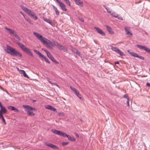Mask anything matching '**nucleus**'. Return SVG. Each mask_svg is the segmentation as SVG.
<instances>
[{"label": "nucleus", "instance_id": "2eb2a0df", "mask_svg": "<svg viewBox=\"0 0 150 150\" xmlns=\"http://www.w3.org/2000/svg\"><path fill=\"white\" fill-rule=\"evenodd\" d=\"M125 33L127 35H132V33L129 31L130 28L129 27L126 26L125 27Z\"/></svg>", "mask_w": 150, "mask_h": 150}, {"label": "nucleus", "instance_id": "09e8293b", "mask_svg": "<svg viewBox=\"0 0 150 150\" xmlns=\"http://www.w3.org/2000/svg\"><path fill=\"white\" fill-rule=\"evenodd\" d=\"M119 64V62L118 61L115 62V65H116L117 64Z\"/></svg>", "mask_w": 150, "mask_h": 150}, {"label": "nucleus", "instance_id": "f704fd0d", "mask_svg": "<svg viewBox=\"0 0 150 150\" xmlns=\"http://www.w3.org/2000/svg\"><path fill=\"white\" fill-rule=\"evenodd\" d=\"M66 3L69 6H70V2L69 0H64Z\"/></svg>", "mask_w": 150, "mask_h": 150}, {"label": "nucleus", "instance_id": "4be33fe9", "mask_svg": "<svg viewBox=\"0 0 150 150\" xmlns=\"http://www.w3.org/2000/svg\"><path fill=\"white\" fill-rule=\"evenodd\" d=\"M106 28L107 30L111 34H114V32L112 30L111 28L110 27L108 26H106Z\"/></svg>", "mask_w": 150, "mask_h": 150}, {"label": "nucleus", "instance_id": "cd10ccee", "mask_svg": "<svg viewBox=\"0 0 150 150\" xmlns=\"http://www.w3.org/2000/svg\"><path fill=\"white\" fill-rule=\"evenodd\" d=\"M47 56L48 57H49L51 59H53V57L52 55L51 54L50 52H47Z\"/></svg>", "mask_w": 150, "mask_h": 150}, {"label": "nucleus", "instance_id": "4d7b16f0", "mask_svg": "<svg viewBox=\"0 0 150 150\" xmlns=\"http://www.w3.org/2000/svg\"><path fill=\"white\" fill-rule=\"evenodd\" d=\"M17 69H18V70H19V69L17 67Z\"/></svg>", "mask_w": 150, "mask_h": 150}, {"label": "nucleus", "instance_id": "20e7f679", "mask_svg": "<svg viewBox=\"0 0 150 150\" xmlns=\"http://www.w3.org/2000/svg\"><path fill=\"white\" fill-rule=\"evenodd\" d=\"M19 46L24 51L26 52L30 55L33 56V54L30 50L29 49L27 48L23 44L19 43Z\"/></svg>", "mask_w": 150, "mask_h": 150}, {"label": "nucleus", "instance_id": "f03ea898", "mask_svg": "<svg viewBox=\"0 0 150 150\" xmlns=\"http://www.w3.org/2000/svg\"><path fill=\"white\" fill-rule=\"evenodd\" d=\"M4 50L6 52L13 56H17L19 54V52L15 49L8 45H7Z\"/></svg>", "mask_w": 150, "mask_h": 150}, {"label": "nucleus", "instance_id": "a211bd4d", "mask_svg": "<svg viewBox=\"0 0 150 150\" xmlns=\"http://www.w3.org/2000/svg\"><path fill=\"white\" fill-rule=\"evenodd\" d=\"M19 71L20 72V73L22 74H23L24 77L27 78H29V77L26 73L25 71L23 70H19Z\"/></svg>", "mask_w": 150, "mask_h": 150}, {"label": "nucleus", "instance_id": "f3484780", "mask_svg": "<svg viewBox=\"0 0 150 150\" xmlns=\"http://www.w3.org/2000/svg\"><path fill=\"white\" fill-rule=\"evenodd\" d=\"M59 5L63 11H67V9L66 8L65 6L62 2L61 3H60Z\"/></svg>", "mask_w": 150, "mask_h": 150}, {"label": "nucleus", "instance_id": "f257e3e1", "mask_svg": "<svg viewBox=\"0 0 150 150\" xmlns=\"http://www.w3.org/2000/svg\"><path fill=\"white\" fill-rule=\"evenodd\" d=\"M33 33L38 40L40 41L42 43L46 45L47 47L50 48L52 47L55 46L59 49L62 50L64 49V47L57 42L53 41V43L49 40L43 37L42 35H40L38 33L34 32Z\"/></svg>", "mask_w": 150, "mask_h": 150}, {"label": "nucleus", "instance_id": "c9c22d12", "mask_svg": "<svg viewBox=\"0 0 150 150\" xmlns=\"http://www.w3.org/2000/svg\"><path fill=\"white\" fill-rule=\"evenodd\" d=\"M25 19L29 23H30V24L31 23V21L30 20V19H29L28 18H25Z\"/></svg>", "mask_w": 150, "mask_h": 150}, {"label": "nucleus", "instance_id": "aec40b11", "mask_svg": "<svg viewBox=\"0 0 150 150\" xmlns=\"http://www.w3.org/2000/svg\"><path fill=\"white\" fill-rule=\"evenodd\" d=\"M7 108L9 110H14L15 112H18V110L15 107L12 106H8L7 107Z\"/></svg>", "mask_w": 150, "mask_h": 150}, {"label": "nucleus", "instance_id": "864d4df0", "mask_svg": "<svg viewBox=\"0 0 150 150\" xmlns=\"http://www.w3.org/2000/svg\"><path fill=\"white\" fill-rule=\"evenodd\" d=\"M79 93V91H78L76 93V95H77Z\"/></svg>", "mask_w": 150, "mask_h": 150}, {"label": "nucleus", "instance_id": "a18cd8bd", "mask_svg": "<svg viewBox=\"0 0 150 150\" xmlns=\"http://www.w3.org/2000/svg\"><path fill=\"white\" fill-rule=\"evenodd\" d=\"M146 85L148 87H150V83H146Z\"/></svg>", "mask_w": 150, "mask_h": 150}, {"label": "nucleus", "instance_id": "7c9ffc66", "mask_svg": "<svg viewBox=\"0 0 150 150\" xmlns=\"http://www.w3.org/2000/svg\"><path fill=\"white\" fill-rule=\"evenodd\" d=\"M58 115L59 116L62 117L64 116V114L63 112H60L58 113Z\"/></svg>", "mask_w": 150, "mask_h": 150}, {"label": "nucleus", "instance_id": "412c9836", "mask_svg": "<svg viewBox=\"0 0 150 150\" xmlns=\"http://www.w3.org/2000/svg\"><path fill=\"white\" fill-rule=\"evenodd\" d=\"M43 20L47 23H49L51 25H52V21L50 19H47L46 18L44 17L43 18Z\"/></svg>", "mask_w": 150, "mask_h": 150}, {"label": "nucleus", "instance_id": "9b49d317", "mask_svg": "<svg viewBox=\"0 0 150 150\" xmlns=\"http://www.w3.org/2000/svg\"><path fill=\"white\" fill-rule=\"evenodd\" d=\"M76 4L77 5L81 7L83 6V2L82 1L80 0H74Z\"/></svg>", "mask_w": 150, "mask_h": 150}, {"label": "nucleus", "instance_id": "de8ad7c7", "mask_svg": "<svg viewBox=\"0 0 150 150\" xmlns=\"http://www.w3.org/2000/svg\"><path fill=\"white\" fill-rule=\"evenodd\" d=\"M117 18H118V19H120L122 20H123V19L122 18V17H117Z\"/></svg>", "mask_w": 150, "mask_h": 150}, {"label": "nucleus", "instance_id": "9d476101", "mask_svg": "<svg viewBox=\"0 0 150 150\" xmlns=\"http://www.w3.org/2000/svg\"><path fill=\"white\" fill-rule=\"evenodd\" d=\"M45 145L49 146L52 149H58L59 148L56 145H53V144L50 143H47L45 142Z\"/></svg>", "mask_w": 150, "mask_h": 150}, {"label": "nucleus", "instance_id": "c03bdc74", "mask_svg": "<svg viewBox=\"0 0 150 150\" xmlns=\"http://www.w3.org/2000/svg\"><path fill=\"white\" fill-rule=\"evenodd\" d=\"M129 99H128V100H127V106H129Z\"/></svg>", "mask_w": 150, "mask_h": 150}, {"label": "nucleus", "instance_id": "13d9d810", "mask_svg": "<svg viewBox=\"0 0 150 150\" xmlns=\"http://www.w3.org/2000/svg\"><path fill=\"white\" fill-rule=\"evenodd\" d=\"M1 15H0V18H1Z\"/></svg>", "mask_w": 150, "mask_h": 150}, {"label": "nucleus", "instance_id": "ea45409f", "mask_svg": "<svg viewBox=\"0 0 150 150\" xmlns=\"http://www.w3.org/2000/svg\"><path fill=\"white\" fill-rule=\"evenodd\" d=\"M42 50L44 51H45V52L46 53V54H47V52H49L47 50H46L45 49L42 48Z\"/></svg>", "mask_w": 150, "mask_h": 150}, {"label": "nucleus", "instance_id": "0eeeda50", "mask_svg": "<svg viewBox=\"0 0 150 150\" xmlns=\"http://www.w3.org/2000/svg\"><path fill=\"white\" fill-rule=\"evenodd\" d=\"M51 131L53 133L60 136H61L63 137L64 136V132H61L60 131L57 130L55 129H52Z\"/></svg>", "mask_w": 150, "mask_h": 150}, {"label": "nucleus", "instance_id": "6e6d98bb", "mask_svg": "<svg viewBox=\"0 0 150 150\" xmlns=\"http://www.w3.org/2000/svg\"><path fill=\"white\" fill-rule=\"evenodd\" d=\"M81 21H84V20H83V19H82V20H81Z\"/></svg>", "mask_w": 150, "mask_h": 150}, {"label": "nucleus", "instance_id": "ddd939ff", "mask_svg": "<svg viewBox=\"0 0 150 150\" xmlns=\"http://www.w3.org/2000/svg\"><path fill=\"white\" fill-rule=\"evenodd\" d=\"M94 28L96 29L98 33L99 34H100L102 36L105 35V33H104L102 30H101L100 29L96 27H95Z\"/></svg>", "mask_w": 150, "mask_h": 150}, {"label": "nucleus", "instance_id": "6ab92c4d", "mask_svg": "<svg viewBox=\"0 0 150 150\" xmlns=\"http://www.w3.org/2000/svg\"><path fill=\"white\" fill-rule=\"evenodd\" d=\"M127 52L131 55L134 57H138V54L136 53H134L133 52H131L129 50H128Z\"/></svg>", "mask_w": 150, "mask_h": 150}, {"label": "nucleus", "instance_id": "c85d7f7f", "mask_svg": "<svg viewBox=\"0 0 150 150\" xmlns=\"http://www.w3.org/2000/svg\"><path fill=\"white\" fill-rule=\"evenodd\" d=\"M30 17L33 18L35 20H36L38 19L37 17L34 13L33 14H32Z\"/></svg>", "mask_w": 150, "mask_h": 150}, {"label": "nucleus", "instance_id": "5701e85b", "mask_svg": "<svg viewBox=\"0 0 150 150\" xmlns=\"http://www.w3.org/2000/svg\"><path fill=\"white\" fill-rule=\"evenodd\" d=\"M54 11L55 12L56 14L57 15H59V12L57 8L56 7L52 5Z\"/></svg>", "mask_w": 150, "mask_h": 150}, {"label": "nucleus", "instance_id": "f8f14e48", "mask_svg": "<svg viewBox=\"0 0 150 150\" xmlns=\"http://www.w3.org/2000/svg\"><path fill=\"white\" fill-rule=\"evenodd\" d=\"M63 137H67L68 138L69 140L72 141H75V139H74L73 137H71L70 135L66 134L65 133H64V136H63Z\"/></svg>", "mask_w": 150, "mask_h": 150}, {"label": "nucleus", "instance_id": "4c0bfd02", "mask_svg": "<svg viewBox=\"0 0 150 150\" xmlns=\"http://www.w3.org/2000/svg\"><path fill=\"white\" fill-rule=\"evenodd\" d=\"M74 50L76 52V54H78L79 55H80V52L78 51L77 50H76V49H74Z\"/></svg>", "mask_w": 150, "mask_h": 150}, {"label": "nucleus", "instance_id": "3c124183", "mask_svg": "<svg viewBox=\"0 0 150 150\" xmlns=\"http://www.w3.org/2000/svg\"><path fill=\"white\" fill-rule=\"evenodd\" d=\"M0 107L1 108L2 107H3L2 106V105H1V103L0 102Z\"/></svg>", "mask_w": 150, "mask_h": 150}, {"label": "nucleus", "instance_id": "37998d69", "mask_svg": "<svg viewBox=\"0 0 150 150\" xmlns=\"http://www.w3.org/2000/svg\"><path fill=\"white\" fill-rule=\"evenodd\" d=\"M56 1H57V2H58L59 4L62 2L60 0H56Z\"/></svg>", "mask_w": 150, "mask_h": 150}, {"label": "nucleus", "instance_id": "1a4fd4ad", "mask_svg": "<svg viewBox=\"0 0 150 150\" xmlns=\"http://www.w3.org/2000/svg\"><path fill=\"white\" fill-rule=\"evenodd\" d=\"M22 8L23 10L30 16H31L32 14H33L34 13L31 10L25 7H23Z\"/></svg>", "mask_w": 150, "mask_h": 150}, {"label": "nucleus", "instance_id": "72a5a7b5", "mask_svg": "<svg viewBox=\"0 0 150 150\" xmlns=\"http://www.w3.org/2000/svg\"><path fill=\"white\" fill-rule=\"evenodd\" d=\"M51 60L54 62L56 63H59V62L56 61L54 57H53V59H52Z\"/></svg>", "mask_w": 150, "mask_h": 150}, {"label": "nucleus", "instance_id": "a878e982", "mask_svg": "<svg viewBox=\"0 0 150 150\" xmlns=\"http://www.w3.org/2000/svg\"><path fill=\"white\" fill-rule=\"evenodd\" d=\"M47 81H48L51 84H54V85H55V86H57L58 88H59V86L57 84V83H52L51 81L49 79H47Z\"/></svg>", "mask_w": 150, "mask_h": 150}, {"label": "nucleus", "instance_id": "39448f33", "mask_svg": "<svg viewBox=\"0 0 150 150\" xmlns=\"http://www.w3.org/2000/svg\"><path fill=\"white\" fill-rule=\"evenodd\" d=\"M111 49L113 50L115 52L117 53L120 55H125L124 53L120 50L118 48L111 46Z\"/></svg>", "mask_w": 150, "mask_h": 150}, {"label": "nucleus", "instance_id": "7ed1b4c3", "mask_svg": "<svg viewBox=\"0 0 150 150\" xmlns=\"http://www.w3.org/2000/svg\"><path fill=\"white\" fill-rule=\"evenodd\" d=\"M23 107L26 109L25 111L26 112L27 114L31 116H34L35 115V113L33 112L30 111V110H36V109L32 108V107L28 105H23Z\"/></svg>", "mask_w": 150, "mask_h": 150}, {"label": "nucleus", "instance_id": "6e6552de", "mask_svg": "<svg viewBox=\"0 0 150 150\" xmlns=\"http://www.w3.org/2000/svg\"><path fill=\"white\" fill-rule=\"evenodd\" d=\"M137 46L141 50H144L146 52L150 53V50L148 47L142 45H137Z\"/></svg>", "mask_w": 150, "mask_h": 150}, {"label": "nucleus", "instance_id": "4468645a", "mask_svg": "<svg viewBox=\"0 0 150 150\" xmlns=\"http://www.w3.org/2000/svg\"><path fill=\"white\" fill-rule=\"evenodd\" d=\"M125 33L127 35H132V33L129 31L130 28L129 27L126 26L125 27Z\"/></svg>", "mask_w": 150, "mask_h": 150}, {"label": "nucleus", "instance_id": "c756f323", "mask_svg": "<svg viewBox=\"0 0 150 150\" xmlns=\"http://www.w3.org/2000/svg\"><path fill=\"white\" fill-rule=\"evenodd\" d=\"M112 16L115 17L117 18L118 17V15L114 13H112L111 14Z\"/></svg>", "mask_w": 150, "mask_h": 150}, {"label": "nucleus", "instance_id": "423d86ee", "mask_svg": "<svg viewBox=\"0 0 150 150\" xmlns=\"http://www.w3.org/2000/svg\"><path fill=\"white\" fill-rule=\"evenodd\" d=\"M5 28L8 30L10 33L12 34L16 38L18 39L19 38L18 35H17L14 31L11 29L8 28L6 27Z\"/></svg>", "mask_w": 150, "mask_h": 150}, {"label": "nucleus", "instance_id": "a19ab883", "mask_svg": "<svg viewBox=\"0 0 150 150\" xmlns=\"http://www.w3.org/2000/svg\"><path fill=\"white\" fill-rule=\"evenodd\" d=\"M138 57V58H140V59H144V57H143L142 56H139L138 55V57Z\"/></svg>", "mask_w": 150, "mask_h": 150}, {"label": "nucleus", "instance_id": "5fc2aeb1", "mask_svg": "<svg viewBox=\"0 0 150 150\" xmlns=\"http://www.w3.org/2000/svg\"><path fill=\"white\" fill-rule=\"evenodd\" d=\"M19 56H21V57L22 56V55L21 54L19 53Z\"/></svg>", "mask_w": 150, "mask_h": 150}, {"label": "nucleus", "instance_id": "2f4dec72", "mask_svg": "<svg viewBox=\"0 0 150 150\" xmlns=\"http://www.w3.org/2000/svg\"><path fill=\"white\" fill-rule=\"evenodd\" d=\"M0 116L1 117L2 120L3 121V122H4V124L5 125H6V122L5 121V119H4L3 116L1 114L0 115Z\"/></svg>", "mask_w": 150, "mask_h": 150}, {"label": "nucleus", "instance_id": "e433bc0d", "mask_svg": "<svg viewBox=\"0 0 150 150\" xmlns=\"http://www.w3.org/2000/svg\"><path fill=\"white\" fill-rule=\"evenodd\" d=\"M76 96L79 99H81L82 98L81 96L79 93Z\"/></svg>", "mask_w": 150, "mask_h": 150}, {"label": "nucleus", "instance_id": "393cba45", "mask_svg": "<svg viewBox=\"0 0 150 150\" xmlns=\"http://www.w3.org/2000/svg\"><path fill=\"white\" fill-rule=\"evenodd\" d=\"M7 111L6 110L4 107H3L2 108H1V110L0 112L1 113H6Z\"/></svg>", "mask_w": 150, "mask_h": 150}, {"label": "nucleus", "instance_id": "dca6fc26", "mask_svg": "<svg viewBox=\"0 0 150 150\" xmlns=\"http://www.w3.org/2000/svg\"><path fill=\"white\" fill-rule=\"evenodd\" d=\"M45 108L46 109L52 110L54 111L56 110V109L55 108L49 105L45 106Z\"/></svg>", "mask_w": 150, "mask_h": 150}, {"label": "nucleus", "instance_id": "79ce46f5", "mask_svg": "<svg viewBox=\"0 0 150 150\" xmlns=\"http://www.w3.org/2000/svg\"><path fill=\"white\" fill-rule=\"evenodd\" d=\"M123 97L124 98H126L127 100H128V99H129V98L128 97V96L125 95H124Z\"/></svg>", "mask_w": 150, "mask_h": 150}, {"label": "nucleus", "instance_id": "b1692460", "mask_svg": "<svg viewBox=\"0 0 150 150\" xmlns=\"http://www.w3.org/2000/svg\"><path fill=\"white\" fill-rule=\"evenodd\" d=\"M34 51L40 57V58L42 56H43V55H42L39 51L36 50L35 49L34 50Z\"/></svg>", "mask_w": 150, "mask_h": 150}, {"label": "nucleus", "instance_id": "49530a36", "mask_svg": "<svg viewBox=\"0 0 150 150\" xmlns=\"http://www.w3.org/2000/svg\"><path fill=\"white\" fill-rule=\"evenodd\" d=\"M107 11L108 13H111V12L110 11L108 10V9H107V8H106Z\"/></svg>", "mask_w": 150, "mask_h": 150}, {"label": "nucleus", "instance_id": "bb28decb", "mask_svg": "<svg viewBox=\"0 0 150 150\" xmlns=\"http://www.w3.org/2000/svg\"><path fill=\"white\" fill-rule=\"evenodd\" d=\"M43 56H42L41 57L42 59H44L45 60V61L48 63H49L50 62H49V61L48 60V59L45 57V56H44L43 55Z\"/></svg>", "mask_w": 150, "mask_h": 150}, {"label": "nucleus", "instance_id": "8fccbe9b", "mask_svg": "<svg viewBox=\"0 0 150 150\" xmlns=\"http://www.w3.org/2000/svg\"><path fill=\"white\" fill-rule=\"evenodd\" d=\"M75 134L77 137L78 138L79 137V135L76 133H75Z\"/></svg>", "mask_w": 150, "mask_h": 150}, {"label": "nucleus", "instance_id": "473e14b6", "mask_svg": "<svg viewBox=\"0 0 150 150\" xmlns=\"http://www.w3.org/2000/svg\"><path fill=\"white\" fill-rule=\"evenodd\" d=\"M70 88L74 92H75V91L77 90V89L74 87L71 86Z\"/></svg>", "mask_w": 150, "mask_h": 150}, {"label": "nucleus", "instance_id": "58836bf2", "mask_svg": "<svg viewBox=\"0 0 150 150\" xmlns=\"http://www.w3.org/2000/svg\"><path fill=\"white\" fill-rule=\"evenodd\" d=\"M68 143L67 142H64L62 143V144L63 146L66 145L68 144Z\"/></svg>", "mask_w": 150, "mask_h": 150}, {"label": "nucleus", "instance_id": "603ef678", "mask_svg": "<svg viewBox=\"0 0 150 150\" xmlns=\"http://www.w3.org/2000/svg\"><path fill=\"white\" fill-rule=\"evenodd\" d=\"M78 91L77 90L75 91V92L74 93H75V94L76 93L78 92Z\"/></svg>", "mask_w": 150, "mask_h": 150}]
</instances>
